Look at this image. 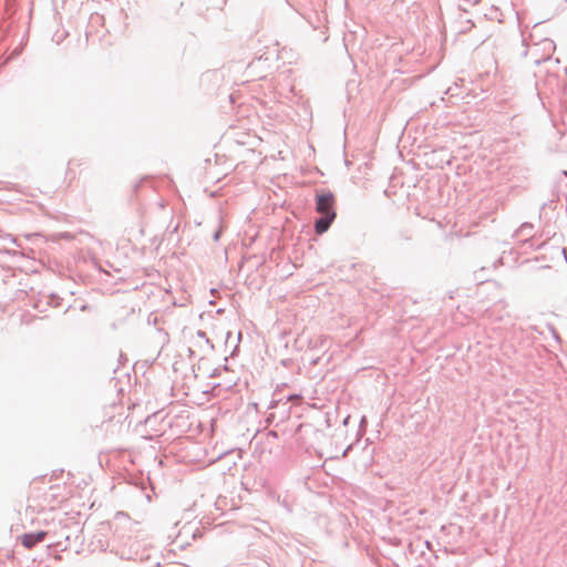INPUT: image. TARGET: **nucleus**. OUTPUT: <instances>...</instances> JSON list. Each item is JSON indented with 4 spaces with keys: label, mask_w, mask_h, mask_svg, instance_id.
I'll list each match as a JSON object with an SVG mask.
<instances>
[{
    "label": "nucleus",
    "mask_w": 567,
    "mask_h": 567,
    "mask_svg": "<svg viewBox=\"0 0 567 567\" xmlns=\"http://www.w3.org/2000/svg\"><path fill=\"white\" fill-rule=\"evenodd\" d=\"M47 532L24 534L21 536V543L25 548L31 549L35 544L42 542Z\"/></svg>",
    "instance_id": "obj_2"
},
{
    "label": "nucleus",
    "mask_w": 567,
    "mask_h": 567,
    "mask_svg": "<svg viewBox=\"0 0 567 567\" xmlns=\"http://www.w3.org/2000/svg\"><path fill=\"white\" fill-rule=\"evenodd\" d=\"M316 210L321 217L316 221L317 234L326 233L337 217L336 197L331 192L318 193L316 196Z\"/></svg>",
    "instance_id": "obj_1"
}]
</instances>
